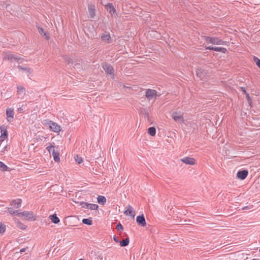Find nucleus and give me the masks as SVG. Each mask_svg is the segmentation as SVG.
Returning a JSON list of instances; mask_svg holds the SVG:
<instances>
[{
  "instance_id": "f257e3e1",
  "label": "nucleus",
  "mask_w": 260,
  "mask_h": 260,
  "mask_svg": "<svg viewBox=\"0 0 260 260\" xmlns=\"http://www.w3.org/2000/svg\"><path fill=\"white\" fill-rule=\"evenodd\" d=\"M3 59L8 60L10 61H16L18 63H21L23 59L17 55L16 54L12 53L10 51L4 52L3 54Z\"/></svg>"
},
{
  "instance_id": "f03ea898",
  "label": "nucleus",
  "mask_w": 260,
  "mask_h": 260,
  "mask_svg": "<svg viewBox=\"0 0 260 260\" xmlns=\"http://www.w3.org/2000/svg\"><path fill=\"white\" fill-rule=\"evenodd\" d=\"M44 124L49 125L50 130L53 132L55 133H59L61 131L60 126L56 122L50 120H44Z\"/></svg>"
},
{
  "instance_id": "7ed1b4c3",
  "label": "nucleus",
  "mask_w": 260,
  "mask_h": 260,
  "mask_svg": "<svg viewBox=\"0 0 260 260\" xmlns=\"http://www.w3.org/2000/svg\"><path fill=\"white\" fill-rule=\"evenodd\" d=\"M18 216L20 217H24V218L27 220L30 219L35 220L36 219L34 215V213L32 211H24L22 212H19Z\"/></svg>"
},
{
  "instance_id": "20e7f679",
  "label": "nucleus",
  "mask_w": 260,
  "mask_h": 260,
  "mask_svg": "<svg viewBox=\"0 0 260 260\" xmlns=\"http://www.w3.org/2000/svg\"><path fill=\"white\" fill-rule=\"evenodd\" d=\"M172 118L177 122L183 123L184 121L183 115L180 112H174L172 114Z\"/></svg>"
},
{
  "instance_id": "39448f33",
  "label": "nucleus",
  "mask_w": 260,
  "mask_h": 260,
  "mask_svg": "<svg viewBox=\"0 0 260 260\" xmlns=\"http://www.w3.org/2000/svg\"><path fill=\"white\" fill-rule=\"evenodd\" d=\"M145 96L149 100L156 99L157 97V92L156 90L151 89H147L145 92Z\"/></svg>"
},
{
  "instance_id": "423d86ee",
  "label": "nucleus",
  "mask_w": 260,
  "mask_h": 260,
  "mask_svg": "<svg viewBox=\"0 0 260 260\" xmlns=\"http://www.w3.org/2000/svg\"><path fill=\"white\" fill-rule=\"evenodd\" d=\"M102 67L103 69L107 74L112 75H114V69L113 67L111 64L107 62H104L103 63Z\"/></svg>"
},
{
  "instance_id": "0eeeda50",
  "label": "nucleus",
  "mask_w": 260,
  "mask_h": 260,
  "mask_svg": "<svg viewBox=\"0 0 260 260\" xmlns=\"http://www.w3.org/2000/svg\"><path fill=\"white\" fill-rule=\"evenodd\" d=\"M80 205L84 208H89L91 210H97L99 206L97 204L87 203L84 202H81L80 203Z\"/></svg>"
},
{
  "instance_id": "6e6552de",
  "label": "nucleus",
  "mask_w": 260,
  "mask_h": 260,
  "mask_svg": "<svg viewBox=\"0 0 260 260\" xmlns=\"http://www.w3.org/2000/svg\"><path fill=\"white\" fill-rule=\"evenodd\" d=\"M14 112L12 108H7L6 110L7 119L8 122H12L14 118Z\"/></svg>"
},
{
  "instance_id": "1a4fd4ad",
  "label": "nucleus",
  "mask_w": 260,
  "mask_h": 260,
  "mask_svg": "<svg viewBox=\"0 0 260 260\" xmlns=\"http://www.w3.org/2000/svg\"><path fill=\"white\" fill-rule=\"evenodd\" d=\"M136 221L139 225L143 227H145L146 225L145 217L143 214L137 217Z\"/></svg>"
},
{
  "instance_id": "9d476101",
  "label": "nucleus",
  "mask_w": 260,
  "mask_h": 260,
  "mask_svg": "<svg viewBox=\"0 0 260 260\" xmlns=\"http://www.w3.org/2000/svg\"><path fill=\"white\" fill-rule=\"evenodd\" d=\"M205 49H206V50H213V51H218V52H221L224 53H225L227 52V49L225 48L213 47L212 46L206 47Z\"/></svg>"
},
{
  "instance_id": "9b49d317",
  "label": "nucleus",
  "mask_w": 260,
  "mask_h": 260,
  "mask_svg": "<svg viewBox=\"0 0 260 260\" xmlns=\"http://www.w3.org/2000/svg\"><path fill=\"white\" fill-rule=\"evenodd\" d=\"M0 129L1 131V139L2 141H4L8 138L7 127L5 125H3L1 126Z\"/></svg>"
},
{
  "instance_id": "f8f14e48",
  "label": "nucleus",
  "mask_w": 260,
  "mask_h": 260,
  "mask_svg": "<svg viewBox=\"0 0 260 260\" xmlns=\"http://www.w3.org/2000/svg\"><path fill=\"white\" fill-rule=\"evenodd\" d=\"M248 174V172L246 170L239 171L237 173V177L240 180L245 179Z\"/></svg>"
},
{
  "instance_id": "ddd939ff",
  "label": "nucleus",
  "mask_w": 260,
  "mask_h": 260,
  "mask_svg": "<svg viewBox=\"0 0 260 260\" xmlns=\"http://www.w3.org/2000/svg\"><path fill=\"white\" fill-rule=\"evenodd\" d=\"M126 210L124 211V214L126 215H129L133 218L135 217V211L134 210L133 208L130 205H128L126 207Z\"/></svg>"
},
{
  "instance_id": "4468645a",
  "label": "nucleus",
  "mask_w": 260,
  "mask_h": 260,
  "mask_svg": "<svg viewBox=\"0 0 260 260\" xmlns=\"http://www.w3.org/2000/svg\"><path fill=\"white\" fill-rule=\"evenodd\" d=\"M180 160L187 165H193L195 164L196 160L193 158L190 157H185L180 159Z\"/></svg>"
},
{
  "instance_id": "2eb2a0df",
  "label": "nucleus",
  "mask_w": 260,
  "mask_h": 260,
  "mask_svg": "<svg viewBox=\"0 0 260 260\" xmlns=\"http://www.w3.org/2000/svg\"><path fill=\"white\" fill-rule=\"evenodd\" d=\"M22 203V200L20 199H17L13 200L10 203V205L13 206L14 208L19 209L21 207Z\"/></svg>"
},
{
  "instance_id": "dca6fc26",
  "label": "nucleus",
  "mask_w": 260,
  "mask_h": 260,
  "mask_svg": "<svg viewBox=\"0 0 260 260\" xmlns=\"http://www.w3.org/2000/svg\"><path fill=\"white\" fill-rule=\"evenodd\" d=\"M90 18H93L95 16V6L92 4H89L88 6Z\"/></svg>"
},
{
  "instance_id": "f3484780",
  "label": "nucleus",
  "mask_w": 260,
  "mask_h": 260,
  "mask_svg": "<svg viewBox=\"0 0 260 260\" xmlns=\"http://www.w3.org/2000/svg\"><path fill=\"white\" fill-rule=\"evenodd\" d=\"M105 8L108 12H109L111 15H114L116 14V10L114 7L113 5L111 3H108L107 5L105 6Z\"/></svg>"
},
{
  "instance_id": "a211bd4d",
  "label": "nucleus",
  "mask_w": 260,
  "mask_h": 260,
  "mask_svg": "<svg viewBox=\"0 0 260 260\" xmlns=\"http://www.w3.org/2000/svg\"><path fill=\"white\" fill-rule=\"evenodd\" d=\"M206 74L207 73L204 70L202 69H198L197 70L196 75L199 78H200L201 80H204Z\"/></svg>"
},
{
  "instance_id": "6ab92c4d",
  "label": "nucleus",
  "mask_w": 260,
  "mask_h": 260,
  "mask_svg": "<svg viewBox=\"0 0 260 260\" xmlns=\"http://www.w3.org/2000/svg\"><path fill=\"white\" fill-rule=\"evenodd\" d=\"M226 43L225 41H223L217 37H213L212 44L214 45H224Z\"/></svg>"
},
{
  "instance_id": "aec40b11",
  "label": "nucleus",
  "mask_w": 260,
  "mask_h": 260,
  "mask_svg": "<svg viewBox=\"0 0 260 260\" xmlns=\"http://www.w3.org/2000/svg\"><path fill=\"white\" fill-rule=\"evenodd\" d=\"M64 59L65 61L67 62L68 63H72V66L74 68H75L76 66H80L79 63H77L75 61H73L72 59L68 56H66L64 57Z\"/></svg>"
},
{
  "instance_id": "412c9836",
  "label": "nucleus",
  "mask_w": 260,
  "mask_h": 260,
  "mask_svg": "<svg viewBox=\"0 0 260 260\" xmlns=\"http://www.w3.org/2000/svg\"><path fill=\"white\" fill-rule=\"evenodd\" d=\"M52 155L55 162H58L59 161V154L58 151H55L54 149H53Z\"/></svg>"
},
{
  "instance_id": "4be33fe9",
  "label": "nucleus",
  "mask_w": 260,
  "mask_h": 260,
  "mask_svg": "<svg viewBox=\"0 0 260 260\" xmlns=\"http://www.w3.org/2000/svg\"><path fill=\"white\" fill-rule=\"evenodd\" d=\"M49 218L51 220V221L54 223L56 224L59 223L60 221L59 218L56 216L55 214L50 215Z\"/></svg>"
},
{
  "instance_id": "5701e85b",
  "label": "nucleus",
  "mask_w": 260,
  "mask_h": 260,
  "mask_svg": "<svg viewBox=\"0 0 260 260\" xmlns=\"http://www.w3.org/2000/svg\"><path fill=\"white\" fill-rule=\"evenodd\" d=\"M129 242V240L128 238H126L122 240V241H119V244L120 246L125 247L128 245Z\"/></svg>"
},
{
  "instance_id": "b1692460",
  "label": "nucleus",
  "mask_w": 260,
  "mask_h": 260,
  "mask_svg": "<svg viewBox=\"0 0 260 260\" xmlns=\"http://www.w3.org/2000/svg\"><path fill=\"white\" fill-rule=\"evenodd\" d=\"M97 199H98V202L99 204H102L103 205H104L106 202V199L104 196H99L98 197Z\"/></svg>"
},
{
  "instance_id": "393cba45",
  "label": "nucleus",
  "mask_w": 260,
  "mask_h": 260,
  "mask_svg": "<svg viewBox=\"0 0 260 260\" xmlns=\"http://www.w3.org/2000/svg\"><path fill=\"white\" fill-rule=\"evenodd\" d=\"M17 93L20 95H24L25 94V88L22 86H18Z\"/></svg>"
},
{
  "instance_id": "a878e982",
  "label": "nucleus",
  "mask_w": 260,
  "mask_h": 260,
  "mask_svg": "<svg viewBox=\"0 0 260 260\" xmlns=\"http://www.w3.org/2000/svg\"><path fill=\"white\" fill-rule=\"evenodd\" d=\"M38 30L40 35L45 36V38L47 40L49 39L50 38L48 34L45 32L42 28L38 27Z\"/></svg>"
},
{
  "instance_id": "bb28decb",
  "label": "nucleus",
  "mask_w": 260,
  "mask_h": 260,
  "mask_svg": "<svg viewBox=\"0 0 260 260\" xmlns=\"http://www.w3.org/2000/svg\"><path fill=\"white\" fill-rule=\"evenodd\" d=\"M8 212L11 215H19V211L16 210H14L13 208H12V207H9L8 208Z\"/></svg>"
},
{
  "instance_id": "cd10ccee",
  "label": "nucleus",
  "mask_w": 260,
  "mask_h": 260,
  "mask_svg": "<svg viewBox=\"0 0 260 260\" xmlns=\"http://www.w3.org/2000/svg\"><path fill=\"white\" fill-rule=\"evenodd\" d=\"M148 133L152 136H154L156 134V129L154 127H150L148 129Z\"/></svg>"
},
{
  "instance_id": "c85d7f7f",
  "label": "nucleus",
  "mask_w": 260,
  "mask_h": 260,
  "mask_svg": "<svg viewBox=\"0 0 260 260\" xmlns=\"http://www.w3.org/2000/svg\"><path fill=\"white\" fill-rule=\"evenodd\" d=\"M17 226L21 230H25L26 228V225L24 224L21 221L18 220L16 222Z\"/></svg>"
},
{
  "instance_id": "c756f323",
  "label": "nucleus",
  "mask_w": 260,
  "mask_h": 260,
  "mask_svg": "<svg viewBox=\"0 0 260 260\" xmlns=\"http://www.w3.org/2000/svg\"><path fill=\"white\" fill-rule=\"evenodd\" d=\"M8 167L3 162L0 161V170L2 171H7Z\"/></svg>"
},
{
  "instance_id": "7c9ffc66",
  "label": "nucleus",
  "mask_w": 260,
  "mask_h": 260,
  "mask_svg": "<svg viewBox=\"0 0 260 260\" xmlns=\"http://www.w3.org/2000/svg\"><path fill=\"white\" fill-rule=\"evenodd\" d=\"M82 222L87 225H91L92 224V221L91 218H84L82 219Z\"/></svg>"
},
{
  "instance_id": "2f4dec72",
  "label": "nucleus",
  "mask_w": 260,
  "mask_h": 260,
  "mask_svg": "<svg viewBox=\"0 0 260 260\" xmlns=\"http://www.w3.org/2000/svg\"><path fill=\"white\" fill-rule=\"evenodd\" d=\"M18 68L21 71H26L28 73H29V74L30 73V69L29 68H27V67L23 68L22 66H18Z\"/></svg>"
},
{
  "instance_id": "473e14b6",
  "label": "nucleus",
  "mask_w": 260,
  "mask_h": 260,
  "mask_svg": "<svg viewBox=\"0 0 260 260\" xmlns=\"http://www.w3.org/2000/svg\"><path fill=\"white\" fill-rule=\"evenodd\" d=\"M6 231V225L1 223L0 224V234H3Z\"/></svg>"
},
{
  "instance_id": "72a5a7b5",
  "label": "nucleus",
  "mask_w": 260,
  "mask_h": 260,
  "mask_svg": "<svg viewBox=\"0 0 260 260\" xmlns=\"http://www.w3.org/2000/svg\"><path fill=\"white\" fill-rule=\"evenodd\" d=\"M253 60L257 67L260 69V59L258 57L254 56Z\"/></svg>"
},
{
  "instance_id": "f704fd0d",
  "label": "nucleus",
  "mask_w": 260,
  "mask_h": 260,
  "mask_svg": "<svg viewBox=\"0 0 260 260\" xmlns=\"http://www.w3.org/2000/svg\"><path fill=\"white\" fill-rule=\"evenodd\" d=\"M116 229L118 231H120V232L122 231L123 230V226L122 225V224L120 222H119L117 224Z\"/></svg>"
},
{
  "instance_id": "c9c22d12",
  "label": "nucleus",
  "mask_w": 260,
  "mask_h": 260,
  "mask_svg": "<svg viewBox=\"0 0 260 260\" xmlns=\"http://www.w3.org/2000/svg\"><path fill=\"white\" fill-rule=\"evenodd\" d=\"M102 39L103 41H109L111 37L109 35H104L102 36Z\"/></svg>"
},
{
  "instance_id": "e433bc0d",
  "label": "nucleus",
  "mask_w": 260,
  "mask_h": 260,
  "mask_svg": "<svg viewBox=\"0 0 260 260\" xmlns=\"http://www.w3.org/2000/svg\"><path fill=\"white\" fill-rule=\"evenodd\" d=\"M75 160L79 164H81L83 161L82 158L81 157L79 156L78 155H76L75 157Z\"/></svg>"
},
{
  "instance_id": "4c0bfd02",
  "label": "nucleus",
  "mask_w": 260,
  "mask_h": 260,
  "mask_svg": "<svg viewBox=\"0 0 260 260\" xmlns=\"http://www.w3.org/2000/svg\"><path fill=\"white\" fill-rule=\"evenodd\" d=\"M213 38V37H208V36L206 37L205 40L207 43H209V44H212Z\"/></svg>"
},
{
  "instance_id": "58836bf2",
  "label": "nucleus",
  "mask_w": 260,
  "mask_h": 260,
  "mask_svg": "<svg viewBox=\"0 0 260 260\" xmlns=\"http://www.w3.org/2000/svg\"><path fill=\"white\" fill-rule=\"evenodd\" d=\"M246 100H247L248 102L249 103V104L250 105L251 103V99L250 98L249 93H246Z\"/></svg>"
},
{
  "instance_id": "ea45409f",
  "label": "nucleus",
  "mask_w": 260,
  "mask_h": 260,
  "mask_svg": "<svg viewBox=\"0 0 260 260\" xmlns=\"http://www.w3.org/2000/svg\"><path fill=\"white\" fill-rule=\"evenodd\" d=\"M52 148H54V146L52 145L51 144H50L49 146H48L46 147V149L48 151L49 153H50L51 151Z\"/></svg>"
},
{
  "instance_id": "a19ab883",
  "label": "nucleus",
  "mask_w": 260,
  "mask_h": 260,
  "mask_svg": "<svg viewBox=\"0 0 260 260\" xmlns=\"http://www.w3.org/2000/svg\"><path fill=\"white\" fill-rule=\"evenodd\" d=\"M241 90L243 92V93L245 94V95L246 94V93H247L246 91L245 88L244 87H241Z\"/></svg>"
},
{
  "instance_id": "79ce46f5",
  "label": "nucleus",
  "mask_w": 260,
  "mask_h": 260,
  "mask_svg": "<svg viewBox=\"0 0 260 260\" xmlns=\"http://www.w3.org/2000/svg\"><path fill=\"white\" fill-rule=\"evenodd\" d=\"M113 239L115 242L119 243V241L118 240L117 237H116L115 236H114Z\"/></svg>"
},
{
  "instance_id": "37998d69",
  "label": "nucleus",
  "mask_w": 260,
  "mask_h": 260,
  "mask_svg": "<svg viewBox=\"0 0 260 260\" xmlns=\"http://www.w3.org/2000/svg\"><path fill=\"white\" fill-rule=\"evenodd\" d=\"M251 206H245L242 208V210H245V209H250L251 208Z\"/></svg>"
},
{
  "instance_id": "c03bdc74",
  "label": "nucleus",
  "mask_w": 260,
  "mask_h": 260,
  "mask_svg": "<svg viewBox=\"0 0 260 260\" xmlns=\"http://www.w3.org/2000/svg\"><path fill=\"white\" fill-rule=\"evenodd\" d=\"M23 109L22 108H21V107H19V108H18L17 109V111L19 113H22L23 112Z\"/></svg>"
},
{
  "instance_id": "a18cd8bd",
  "label": "nucleus",
  "mask_w": 260,
  "mask_h": 260,
  "mask_svg": "<svg viewBox=\"0 0 260 260\" xmlns=\"http://www.w3.org/2000/svg\"><path fill=\"white\" fill-rule=\"evenodd\" d=\"M145 117H147L148 119H149V115L148 113H146L145 114Z\"/></svg>"
},
{
  "instance_id": "49530a36",
  "label": "nucleus",
  "mask_w": 260,
  "mask_h": 260,
  "mask_svg": "<svg viewBox=\"0 0 260 260\" xmlns=\"http://www.w3.org/2000/svg\"><path fill=\"white\" fill-rule=\"evenodd\" d=\"M25 251V248H22L20 250V252H23Z\"/></svg>"
},
{
  "instance_id": "de8ad7c7",
  "label": "nucleus",
  "mask_w": 260,
  "mask_h": 260,
  "mask_svg": "<svg viewBox=\"0 0 260 260\" xmlns=\"http://www.w3.org/2000/svg\"><path fill=\"white\" fill-rule=\"evenodd\" d=\"M192 127L194 129H195V128H196V127H197V125L193 123V124H192Z\"/></svg>"
},
{
  "instance_id": "09e8293b",
  "label": "nucleus",
  "mask_w": 260,
  "mask_h": 260,
  "mask_svg": "<svg viewBox=\"0 0 260 260\" xmlns=\"http://www.w3.org/2000/svg\"><path fill=\"white\" fill-rule=\"evenodd\" d=\"M252 260H260L259 259L257 258H253Z\"/></svg>"
},
{
  "instance_id": "8fccbe9b",
  "label": "nucleus",
  "mask_w": 260,
  "mask_h": 260,
  "mask_svg": "<svg viewBox=\"0 0 260 260\" xmlns=\"http://www.w3.org/2000/svg\"><path fill=\"white\" fill-rule=\"evenodd\" d=\"M79 260H84V259L83 258H81V259H79Z\"/></svg>"
},
{
  "instance_id": "3c124183",
  "label": "nucleus",
  "mask_w": 260,
  "mask_h": 260,
  "mask_svg": "<svg viewBox=\"0 0 260 260\" xmlns=\"http://www.w3.org/2000/svg\"><path fill=\"white\" fill-rule=\"evenodd\" d=\"M259 252H260V248H259Z\"/></svg>"
}]
</instances>
